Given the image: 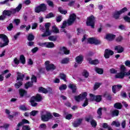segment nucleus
<instances>
[{
	"label": "nucleus",
	"mask_w": 130,
	"mask_h": 130,
	"mask_svg": "<svg viewBox=\"0 0 130 130\" xmlns=\"http://www.w3.org/2000/svg\"><path fill=\"white\" fill-rule=\"evenodd\" d=\"M31 82H27L25 84V89H28V88H30V87H32V86H33V82H35V83L37 82V78L34 75H32L31 77Z\"/></svg>",
	"instance_id": "obj_14"
},
{
	"label": "nucleus",
	"mask_w": 130,
	"mask_h": 130,
	"mask_svg": "<svg viewBox=\"0 0 130 130\" xmlns=\"http://www.w3.org/2000/svg\"><path fill=\"white\" fill-rule=\"evenodd\" d=\"M22 9V4H20L15 9H11L10 10H4L3 12V14L0 16V21L5 20L7 18V16L10 17L11 15H15L16 13H19Z\"/></svg>",
	"instance_id": "obj_1"
},
{
	"label": "nucleus",
	"mask_w": 130,
	"mask_h": 130,
	"mask_svg": "<svg viewBox=\"0 0 130 130\" xmlns=\"http://www.w3.org/2000/svg\"><path fill=\"white\" fill-rule=\"evenodd\" d=\"M46 127H47V126L45 123L41 124L39 127V129L41 130H45L46 129Z\"/></svg>",
	"instance_id": "obj_36"
},
{
	"label": "nucleus",
	"mask_w": 130,
	"mask_h": 130,
	"mask_svg": "<svg viewBox=\"0 0 130 130\" xmlns=\"http://www.w3.org/2000/svg\"><path fill=\"white\" fill-rule=\"evenodd\" d=\"M38 26V24L37 23H34L32 25L31 29L32 30H34V29H36V28H37Z\"/></svg>",
	"instance_id": "obj_59"
},
{
	"label": "nucleus",
	"mask_w": 130,
	"mask_h": 130,
	"mask_svg": "<svg viewBox=\"0 0 130 130\" xmlns=\"http://www.w3.org/2000/svg\"><path fill=\"white\" fill-rule=\"evenodd\" d=\"M115 37H116V36L115 35L112 34H108L106 35L105 39H107L108 41H113V40L115 39Z\"/></svg>",
	"instance_id": "obj_21"
},
{
	"label": "nucleus",
	"mask_w": 130,
	"mask_h": 130,
	"mask_svg": "<svg viewBox=\"0 0 130 130\" xmlns=\"http://www.w3.org/2000/svg\"><path fill=\"white\" fill-rule=\"evenodd\" d=\"M67 88V85L63 84L59 87V89L60 90V91H61L62 90H66Z\"/></svg>",
	"instance_id": "obj_47"
},
{
	"label": "nucleus",
	"mask_w": 130,
	"mask_h": 130,
	"mask_svg": "<svg viewBox=\"0 0 130 130\" xmlns=\"http://www.w3.org/2000/svg\"><path fill=\"white\" fill-rule=\"evenodd\" d=\"M72 117H73V115H72V114H69L66 116V119L70 120L72 119Z\"/></svg>",
	"instance_id": "obj_60"
},
{
	"label": "nucleus",
	"mask_w": 130,
	"mask_h": 130,
	"mask_svg": "<svg viewBox=\"0 0 130 130\" xmlns=\"http://www.w3.org/2000/svg\"><path fill=\"white\" fill-rule=\"evenodd\" d=\"M47 4L49 7H52V8H53V2L51 1H48Z\"/></svg>",
	"instance_id": "obj_61"
},
{
	"label": "nucleus",
	"mask_w": 130,
	"mask_h": 130,
	"mask_svg": "<svg viewBox=\"0 0 130 130\" xmlns=\"http://www.w3.org/2000/svg\"><path fill=\"white\" fill-rule=\"evenodd\" d=\"M124 20H125V21H126V22H128L129 23H130V17H129L125 16V17H124Z\"/></svg>",
	"instance_id": "obj_64"
},
{
	"label": "nucleus",
	"mask_w": 130,
	"mask_h": 130,
	"mask_svg": "<svg viewBox=\"0 0 130 130\" xmlns=\"http://www.w3.org/2000/svg\"><path fill=\"white\" fill-rule=\"evenodd\" d=\"M34 35H33V34H29L28 36H27V40H28V41H33V40H34Z\"/></svg>",
	"instance_id": "obj_33"
},
{
	"label": "nucleus",
	"mask_w": 130,
	"mask_h": 130,
	"mask_svg": "<svg viewBox=\"0 0 130 130\" xmlns=\"http://www.w3.org/2000/svg\"><path fill=\"white\" fill-rule=\"evenodd\" d=\"M0 39H2L5 42L1 46V47H4V46H7L9 44V39H8V37L5 35L0 34Z\"/></svg>",
	"instance_id": "obj_13"
},
{
	"label": "nucleus",
	"mask_w": 130,
	"mask_h": 130,
	"mask_svg": "<svg viewBox=\"0 0 130 130\" xmlns=\"http://www.w3.org/2000/svg\"><path fill=\"white\" fill-rule=\"evenodd\" d=\"M29 123H30V122L28 120L26 119H23L21 122L18 123V124H17V126L18 127H20V126H22L23 124H29Z\"/></svg>",
	"instance_id": "obj_24"
},
{
	"label": "nucleus",
	"mask_w": 130,
	"mask_h": 130,
	"mask_svg": "<svg viewBox=\"0 0 130 130\" xmlns=\"http://www.w3.org/2000/svg\"><path fill=\"white\" fill-rule=\"evenodd\" d=\"M123 47L120 45L116 46L115 47V50L117 51L118 53H121L123 52Z\"/></svg>",
	"instance_id": "obj_23"
},
{
	"label": "nucleus",
	"mask_w": 130,
	"mask_h": 130,
	"mask_svg": "<svg viewBox=\"0 0 130 130\" xmlns=\"http://www.w3.org/2000/svg\"><path fill=\"white\" fill-rule=\"evenodd\" d=\"M58 11L61 14H63L64 15H66V14L68 13V11H67V10H63L61 9V8H58Z\"/></svg>",
	"instance_id": "obj_49"
},
{
	"label": "nucleus",
	"mask_w": 130,
	"mask_h": 130,
	"mask_svg": "<svg viewBox=\"0 0 130 130\" xmlns=\"http://www.w3.org/2000/svg\"><path fill=\"white\" fill-rule=\"evenodd\" d=\"M90 101H96V102H100L102 100V96L101 95H95L93 94H90Z\"/></svg>",
	"instance_id": "obj_15"
},
{
	"label": "nucleus",
	"mask_w": 130,
	"mask_h": 130,
	"mask_svg": "<svg viewBox=\"0 0 130 130\" xmlns=\"http://www.w3.org/2000/svg\"><path fill=\"white\" fill-rule=\"evenodd\" d=\"M104 96L105 97V98H106L107 99V101H111V95L110 94H109V93H105L104 95Z\"/></svg>",
	"instance_id": "obj_34"
},
{
	"label": "nucleus",
	"mask_w": 130,
	"mask_h": 130,
	"mask_svg": "<svg viewBox=\"0 0 130 130\" xmlns=\"http://www.w3.org/2000/svg\"><path fill=\"white\" fill-rule=\"evenodd\" d=\"M45 66L46 67V70L48 72H50V71H54L55 70V66L53 64H50V62L49 61H46L45 62Z\"/></svg>",
	"instance_id": "obj_8"
},
{
	"label": "nucleus",
	"mask_w": 130,
	"mask_h": 130,
	"mask_svg": "<svg viewBox=\"0 0 130 130\" xmlns=\"http://www.w3.org/2000/svg\"><path fill=\"white\" fill-rule=\"evenodd\" d=\"M55 45L52 42H46V47L47 48H53Z\"/></svg>",
	"instance_id": "obj_29"
},
{
	"label": "nucleus",
	"mask_w": 130,
	"mask_h": 130,
	"mask_svg": "<svg viewBox=\"0 0 130 130\" xmlns=\"http://www.w3.org/2000/svg\"><path fill=\"white\" fill-rule=\"evenodd\" d=\"M39 92L46 94L47 93H51V92H52V89L50 87H48L47 89L43 87H40L39 89Z\"/></svg>",
	"instance_id": "obj_17"
},
{
	"label": "nucleus",
	"mask_w": 130,
	"mask_h": 130,
	"mask_svg": "<svg viewBox=\"0 0 130 130\" xmlns=\"http://www.w3.org/2000/svg\"><path fill=\"white\" fill-rule=\"evenodd\" d=\"M41 120L43 121H48L49 119L52 118V115L47 111H42L41 112Z\"/></svg>",
	"instance_id": "obj_3"
},
{
	"label": "nucleus",
	"mask_w": 130,
	"mask_h": 130,
	"mask_svg": "<svg viewBox=\"0 0 130 130\" xmlns=\"http://www.w3.org/2000/svg\"><path fill=\"white\" fill-rule=\"evenodd\" d=\"M59 52L61 54H70V50L65 47H61L59 48Z\"/></svg>",
	"instance_id": "obj_20"
},
{
	"label": "nucleus",
	"mask_w": 130,
	"mask_h": 130,
	"mask_svg": "<svg viewBox=\"0 0 130 130\" xmlns=\"http://www.w3.org/2000/svg\"><path fill=\"white\" fill-rule=\"evenodd\" d=\"M49 27H50V23H47L45 25V28L46 29L45 32L42 35V37H46L51 35V32L49 31Z\"/></svg>",
	"instance_id": "obj_10"
},
{
	"label": "nucleus",
	"mask_w": 130,
	"mask_h": 130,
	"mask_svg": "<svg viewBox=\"0 0 130 130\" xmlns=\"http://www.w3.org/2000/svg\"><path fill=\"white\" fill-rule=\"evenodd\" d=\"M20 60L22 64H25V63H26V59L25 58V56H24L23 55H20Z\"/></svg>",
	"instance_id": "obj_32"
},
{
	"label": "nucleus",
	"mask_w": 130,
	"mask_h": 130,
	"mask_svg": "<svg viewBox=\"0 0 130 130\" xmlns=\"http://www.w3.org/2000/svg\"><path fill=\"white\" fill-rule=\"evenodd\" d=\"M82 76L85 78H88L89 77V73L86 70H84L82 73Z\"/></svg>",
	"instance_id": "obj_43"
},
{
	"label": "nucleus",
	"mask_w": 130,
	"mask_h": 130,
	"mask_svg": "<svg viewBox=\"0 0 130 130\" xmlns=\"http://www.w3.org/2000/svg\"><path fill=\"white\" fill-rule=\"evenodd\" d=\"M87 41L88 43H90V44H95L96 45H97V44H100V43H101V41L94 38H90L88 39Z\"/></svg>",
	"instance_id": "obj_16"
},
{
	"label": "nucleus",
	"mask_w": 130,
	"mask_h": 130,
	"mask_svg": "<svg viewBox=\"0 0 130 130\" xmlns=\"http://www.w3.org/2000/svg\"><path fill=\"white\" fill-rule=\"evenodd\" d=\"M114 107L116 109H121L122 108V105L120 103H116L114 105Z\"/></svg>",
	"instance_id": "obj_30"
},
{
	"label": "nucleus",
	"mask_w": 130,
	"mask_h": 130,
	"mask_svg": "<svg viewBox=\"0 0 130 130\" xmlns=\"http://www.w3.org/2000/svg\"><path fill=\"white\" fill-rule=\"evenodd\" d=\"M121 88H122V86L121 85H113L112 86L113 93H114V94H115L116 92H118V91H120V89H121Z\"/></svg>",
	"instance_id": "obj_19"
},
{
	"label": "nucleus",
	"mask_w": 130,
	"mask_h": 130,
	"mask_svg": "<svg viewBox=\"0 0 130 130\" xmlns=\"http://www.w3.org/2000/svg\"><path fill=\"white\" fill-rule=\"evenodd\" d=\"M120 15L121 14L118 11H116L114 14L113 17L115 19H118Z\"/></svg>",
	"instance_id": "obj_39"
},
{
	"label": "nucleus",
	"mask_w": 130,
	"mask_h": 130,
	"mask_svg": "<svg viewBox=\"0 0 130 130\" xmlns=\"http://www.w3.org/2000/svg\"><path fill=\"white\" fill-rule=\"evenodd\" d=\"M17 81H20V82H18L17 83L15 84V87L16 89H19L21 85H22V81H23L24 79V75H22L20 73H17Z\"/></svg>",
	"instance_id": "obj_6"
},
{
	"label": "nucleus",
	"mask_w": 130,
	"mask_h": 130,
	"mask_svg": "<svg viewBox=\"0 0 130 130\" xmlns=\"http://www.w3.org/2000/svg\"><path fill=\"white\" fill-rule=\"evenodd\" d=\"M76 20H77V15L74 13L70 14L67 22V21H64L63 22L62 25L61 26V29H64V28L67 27V24L68 26L73 25V23H75Z\"/></svg>",
	"instance_id": "obj_2"
},
{
	"label": "nucleus",
	"mask_w": 130,
	"mask_h": 130,
	"mask_svg": "<svg viewBox=\"0 0 130 130\" xmlns=\"http://www.w3.org/2000/svg\"><path fill=\"white\" fill-rule=\"evenodd\" d=\"M42 100V97L40 94H37L36 96H32L30 99V102L31 106L35 107L37 106V103L36 102H40Z\"/></svg>",
	"instance_id": "obj_4"
},
{
	"label": "nucleus",
	"mask_w": 130,
	"mask_h": 130,
	"mask_svg": "<svg viewBox=\"0 0 130 130\" xmlns=\"http://www.w3.org/2000/svg\"><path fill=\"white\" fill-rule=\"evenodd\" d=\"M126 69H125V67L123 65H121L120 67V72L117 73L115 75V78L116 79H123L125 76V72H126Z\"/></svg>",
	"instance_id": "obj_5"
},
{
	"label": "nucleus",
	"mask_w": 130,
	"mask_h": 130,
	"mask_svg": "<svg viewBox=\"0 0 130 130\" xmlns=\"http://www.w3.org/2000/svg\"><path fill=\"white\" fill-rule=\"evenodd\" d=\"M46 5L44 4H42L40 6H37L35 8L36 13H40V12H44L46 11Z\"/></svg>",
	"instance_id": "obj_9"
},
{
	"label": "nucleus",
	"mask_w": 130,
	"mask_h": 130,
	"mask_svg": "<svg viewBox=\"0 0 130 130\" xmlns=\"http://www.w3.org/2000/svg\"><path fill=\"white\" fill-rule=\"evenodd\" d=\"M114 52L111 50L106 49L105 51L104 56L105 58H109L110 55H113Z\"/></svg>",
	"instance_id": "obj_18"
},
{
	"label": "nucleus",
	"mask_w": 130,
	"mask_h": 130,
	"mask_svg": "<svg viewBox=\"0 0 130 130\" xmlns=\"http://www.w3.org/2000/svg\"><path fill=\"white\" fill-rule=\"evenodd\" d=\"M127 11V8L124 7V8H123L122 9L118 11V12L121 14H123V13H125V12H126Z\"/></svg>",
	"instance_id": "obj_51"
},
{
	"label": "nucleus",
	"mask_w": 130,
	"mask_h": 130,
	"mask_svg": "<svg viewBox=\"0 0 130 130\" xmlns=\"http://www.w3.org/2000/svg\"><path fill=\"white\" fill-rule=\"evenodd\" d=\"M111 112V115L112 116V117H114L115 116H118V115L119 114V111L118 110H114L110 111Z\"/></svg>",
	"instance_id": "obj_25"
},
{
	"label": "nucleus",
	"mask_w": 130,
	"mask_h": 130,
	"mask_svg": "<svg viewBox=\"0 0 130 130\" xmlns=\"http://www.w3.org/2000/svg\"><path fill=\"white\" fill-rule=\"evenodd\" d=\"M19 109L20 110H23V111H26V110H28L26 106L25 105H21L19 107Z\"/></svg>",
	"instance_id": "obj_48"
},
{
	"label": "nucleus",
	"mask_w": 130,
	"mask_h": 130,
	"mask_svg": "<svg viewBox=\"0 0 130 130\" xmlns=\"http://www.w3.org/2000/svg\"><path fill=\"white\" fill-rule=\"evenodd\" d=\"M97 114H98L99 118H101V115H102V108H100L97 111Z\"/></svg>",
	"instance_id": "obj_38"
},
{
	"label": "nucleus",
	"mask_w": 130,
	"mask_h": 130,
	"mask_svg": "<svg viewBox=\"0 0 130 130\" xmlns=\"http://www.w3.org/2000/svg\"><path fill=\"white\" fill-rule=\"evenodd\" d=\"M82 121H83L82 118L76 119V120H75L73 123V126L74 127H78V126H79V125H81V124H82Z\"/></svg>",
	"instance_id": "obj_22"
},
{
	"label": "nucleus",
	"mask_w": 130,
	"mask_h": 130,
	"mask_svg": "<svg viewBox=\"0 0 130 130\" xmlns=\"http://www.w3.org/2000/svg\"><path fill=\"white\" fill-rule=\"evenodd\" d=\"M69 88L70 89H71L72 90V92L73 93H76V91H77V86L76 85L73 84H70L68 86Z\"/></svg>",
	"instance_id": "obj_27"
},
{
	"label": "nucleus",
	"mask_w": 130,
	"mask_h": 130,
	"mask_svg": "<svg viewBox=\"0 0 130 130\" xmlns=\"http://www.w3.org/2000/svg\"><path fill=\"white\" fill-rule=\"evenodd\" d=\"M13 28L14 26L13 25V23H10L7 27V29L8 30V31H12V29H13Z\"/></svg>",
	"instance_id": "obj_50"
},
{
	"label": "nucleus",
	"mask_w": 130,
	"mask_h": 130,
	"mask_svg": "<svg viewBox=\"0 0 130 130\" xmlns=\"http://www.w3.org/2000/svg\"><path fill=\"white\" fill-rule=\"evenodd\" d=\"M60 78L62 79L63 80V81H64V82H67V76H66L64 74H60Z\"/></svg>",
	"instance_id": "obj_44"
},
{
	"label": "nucleus",
	"mask_w": 130,
	"mask_h": 130,
	"mask_svg": "<svg viewBox=\"0 0 130 130\" xmlns=\"http://www.w3.org/2000/svg\"><path fill=\"white\" fill-rule=\"evenodd\" d=\"M101 85V83H95L94 86V90H97V89H98V88H99L100 87Z\"/></svg>",
	"instance_id": "obj_53"
},
{
	"label": "nucleus",
	"mask_w": 130,
	"mask_h": 130,
	"mask_svg": "<svg viewBox=\"0 0 130 130\" xmlns=\"http://www.w3.org/2000/svg\"><path fill=\"white\" fill-rule=\"evenodd\" d=\"M38 45H39V46H41L42 47H46V42L39 43H38Z\"/></svg>",
	"instance_id": "obj_57"
},
{
	"label": "nucleus",
	"mask_w": 130,
	"mask_h": 130,
	"mask_svg": "<svg viewBox=\"0 0 130 130\" xmlns=\"http://www.w3.org/2000/svg\"><path fill=\"white\" fill-rule=\"evenodd\" d=\"M88 102H89V100L86 98L85 101L82 105L83 107H86V106L88 105Z\"/></svg>",
	"instance_id": "obj_52"
},
{
	"label": "nucleus",
	"mask_w": 130,
	"mask_h": 130,
	"mask_svg": "<svg viewBox=\"0 0 130 130\" xmlns=\"http://www.w3.org/2000/svg\"><path fill=\"white\" fill-rule=\"evenodd\" d=\"M54 17V15L52 13H50L48 15L46 16V19H49L50 18H53Z\"/></svg>",
	"instance_id": "obj_46"
},
{
	"label": "nucleus",
	"mask_w": 130,
	"mask_h": 130,
	"mask_svg": "<svg viewBox=\"0 0 130 130\" xmlns=\"http://www.w3.org/2000/svg\"><path fill=\"white\" fill-rule=\"evenodd\" d=\"M94 70H95V72L99 75H102V74H103V72H104L103 69L99 68L96 67L94 69Z\"/></svg>",
	"instance_id": "obj_31"
},
{
	"label": "nucleus",
	"mask_w": 130,
	"mask_h": 130,
	"mask_svg": "<svg viewBox=\"0 0 130 130\" xmlns=\"http://www.w3.org/2000/svg\"><path fill=\"white\" fill-rule=\"evenodd\" d=\"M23 4L24 5H26V6H28L31 4V1L30 0H26L23 2Z\"/></svg>",
	"instance_id": "obj_56"
},
{
	"label": "nucleus",
	"mask_w": 130,
	"mask_h": 130,
	"mask_svg": "<svg viewBox=\"0 0 130 130\" xmlns=\"http://www.w3.org/2000/svg\"><path fill=\"white\" fill-rule=\"evenodd\" d=\"M56 20V22H57V23H59V22H60L61 21V20H62V17H61V16L59 15V16H58V17H57Z\"/></svg>",
	"instance_id": "obj_54"
},
{
	"label": "nucleus",
	"mask_w": 130,
	"mask_h": 130,
	"mask_svg": "<svg viewBox=\"0 0 130 130\" xmlns=\"http://www.w3.org/2000/svg\"><path fill=\"white\" fill-rule=\"evenodd\" d=\"M87 60L89 61V63L91 64H98L99 63V60L98 59H95L92 60V59L90 58H89Z\"/></svg>",
	"instance_id": "obj_28"
},
{
	"label": "nucleus",
	"mask_w": 130,
	"mask_h": 130,
	"mask_svg": "<svg viewBox=\"0 0 130 130\" xmlns=\"http://www.w3.org/2000/svg\"><path fill=\"white\" fill-rule=\"evenodd\" d=\"M86 121L87 122H90L93 127H96V125H97V122L95 120L93 119V117L91 115H89L88 117L85 118Z\"/></svg>",
	"instance_id": "obj_12"
},
{
	"label": "nucleus",
	"mask_w": 130,
	"mask_h": 130,
	"mask_svg": "<svg viewBox=\"0 0 130 130\" xmlns=\"http://www.w3.org/2000/svg\"><path fill=\"white\" fill-rule=\"evenodd\" d=\"M125 64L126 67H128V68H130V61L127 60L125 61Z\"/></svg>",
	"instance_id": "obj_63"
},
{
	"label": "nucleus",
	"mask_w": 130,
	"mask_h": 130,
	"mask_svg": "<svg viewBox=\"0 0 130 130\" xmlns=\"http://www.w3.org/2000/svg\"><path fill=\"white\" fill-rule=\"evenodd\" d=\"M14 22L16 23V25H19V24H20V19H15L14 20Z\"/></svg>",
	"instance_id": "obj_62"
},
{
	"label": "nucleus",
	"mask_w": 130,
	"mask_h": 130,
	"mask_svg": "<svg viewBox=\"0 0 130 130\" xmlns=\"http://www.w3.org/2000/svg\"><path fill=\"white\" fill-rule=\"evenodd\" d=\"M22 129L23 130H30L31 128H30V127L28 125H24L22 127Z\"/></svg>",
	"instance_id": "obj_58"
},
{
	"label": "nucleus",
	"mask_w": 130,
	"mask_h": 130,
	"mask_svg": "<svg viewBox=\"0 0 130 130\" xmlns=\"http://www.w3.org/2000/svg\"><path fill=\"white\" fill-rule=\"evenodd\" d=\"M83 56L79 55V56H78L77 57H76V61L79 64H81V63H82V62H83Z\"/></svg>",
	"instance_id": "obj_26"
},
{
	"label": "nucleus",
	"mask_w": 130,
	"mask_h": 130,
	"mask_svg": "<svg viewBox=\"0 0 130 130\" xmlns=\"http://www.w3.org/2000/svg\"><path fill=\"white\" fill-rule=\"evenodd\" d=\"M57 39V38H56V37L52 36H49L48 37V39L50 41H56Z\"/></svg>",
	"instance_id": "obj_41"
},
{
	"label": "nucleus",
	"mask_w": 130,
	"mask_h": 130,
	"mask_svg": "<svg viewBox=\"0 0 130 130\" xmlns=\"http://www.w3.org/2000/svg\"><path fill=\"white\" fill-rule=\"evenodd\" d=\"M88 94L87 92H84L81 94H80L78 96H76L75 97V100L77 102H80V101H82V100H84V99H86V97H87V95Z\"/></svg>",
	"instance_id": "obj_11"
},
{
	"label": "nucleus",
	"mask_w": 130,
	"mask_h": 130,
	"mask_svg": "<svg viewBox=\"0 0 130 130\" xmlns=\"http://www.w3.org/2000/svg\"><path fill=\"white\" fill-rule=\"evenodd\" d=\"M38 113H39V111L33 110L29 113V114L30 116H36Z\"/></svg>",
	"instance_id": "obj_35"
},
{
	"label": "nucleus",
	"mask_w": 130,
	"mask_h": 130,
	"mask_svg": "<svg viewBox=\"0 0 130 130\" xmlns=\"http://www.w3.org/2000/svg\"><path fill=\"white\" fill-rule=\"evenodd\" d=\"M52 31H53L54 33H56V34L59 33V30L58 28L56 27V26H52Z\"/></svg>",
	"instance_id": "obj_37"
},
{
	"label": "nucleus",
	"mask_w": 130,
	"mask_h": 130,
	"mask_svg": "<svg viewBox=\"0 0 130 130\" xmlns=\"http://www.w3.org/2000/svg\"><path fill=\"white\" fill-rule=\"evenodd\" d=\"M86 25L87 26H90L93 29L94 26H95V17L93 15L87 18Z\"/></svg>",
	"instance_id": "obj_7"
},
{
	"label": "nucleus",
	"mask_w": 130,
	"mask_h": 130,
	"mask_svg": "<svg viewBox=\"0 0 130 130\" xmlns=\"http://www.w3.org/2000/svg\"><path fill=\"white\" fill-rule=\"evenodd\" d=\"M112 125H115L117 127H118V126H120V123L119 122H116L115 121H113L112 123Z\"/></svg>",
	"instance_id": "obj_45"
},
{
	"label": "nucleus",
	"mask_w": 130,
	"mask_h": 130,
	"mask_svg": "<svg viewBox=\"0 0 130 130\" xmlns=\"http://www.w3.org/2000/svg\"><path fill=\"white\" fill-rule=\"evenodd\" d=\"M13 62H14V63L15 64H17V66H18V64H19V63H20V61L17 58H15L14 59Z\"/></svg>",
	"instance_id": "obj_55"
},
{
	"label": "nucleus",
	"mask_w": 130,
	"mask_h": 130,
	"mask_svg": "<svg viewBox=\"0 0 130 130\" xmlns=\"http://www.w3.org/2000/svg\"><path fill=\"white\" fill-rule=\"evenodd\" d=\"M61 63L64 64L67 63H69V58H65L61 60Z\"/></svg>",
	"instance_id": "obj_40"
},
{
	"label": "nucleus",
	"mask_w": 130,
	"mask_h": 130,
	"mask_svg": "<svg viewBox=\"0 0 130 130\" xmlns=\"http://www.w3.org/2000/svg\"><path fill=\"white\" fill-rule=\"evenodd\" d=\"M19 94H20V96H21V97H23V96H24V95H25V94H26V91H25L23 89H20L19 90Z\"/></svg>",
	"instance_id": "obj_42"
}]
</instances>
